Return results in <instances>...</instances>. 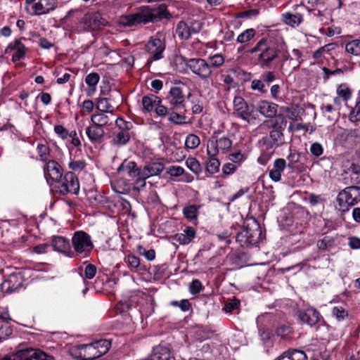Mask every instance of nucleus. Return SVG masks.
Here are the masks:
<instances>
[{"mask_svg":"<svg viewBox=\"0 0 360 360\" xmlns=\"http://www.w3.org/2000/svg\"><path fill=\"white\" fill-rule=\"evenodd\" d=\"M285 44L276 43L266 37L260 39L257 44L247 51L250 55H255L257 63L262 68H269L273 63L281 58L283 63L290 58V54L285 50Z\"/></svg>","mask_w":360,"mask_h":360,"instance_id":"obj_1","label":"nucleus"},{"mask_svg":"<svg viewBox=\"0 0 360 360\" xmlns=\"http://www.w3.org/2000/svg\"><path fill=\"white\" fill-rule=\"evenodd\" d=\"M171 14L165 4L156 6H144L138 8L135 12L120 17V23L124 27L154 23L163 19H169Z\"/></svg>","mask_w":360,"mask_h":360,"instance_id":"obj_2","label":"nucleus"},{"mask_svg":"<svg viewBox=\"0 0 360 360\" xmlns=\"http://www.w3.org/2000/svg\"><path fill=\"white\" fill-rule=\"evenodd\" d=\"M278 119L264 121V124L270 123L268 128L270 129L269 136H264L260 143L266 146L267 150L281 146L284 143L283 131L286 127L287 121L284 115L279 114Z\"/></svg>","mask_w":360,"mask_h":360,"instance_id":"obj_3","label":"nucleus"},{"mask_svg":"<svg viewBox=\"0 0 360 360\" xmlns=\"http://www.w3.org/2000/svg\"><path fill=\"white\" fill-rule=\"evenodd\" d=\"M263 239V233L259 223L255 219L245 221L243 229L238 233L236 240L242 247L256 245Z\"/></svg>","mask_w":360,"mask_h":360,"instance_id":"obj_4","label":"nucleus"},{"mask_svg":"<svg viewBox=\"0 0 360 360\" xmlns=\"http://www.w3.org/2000/svg\"><path fill=\"white\" fill-rule=\"evenodd\" d=\"M72 245L74 257L82 258L89 257L94 247L91 236L83 231H77L73 233Z\"/></svg>","mask_w":360,"mask_h":360,"instance_id":"obj_5","label":"nucleus"},{"mask_svg":"<svg viewBox=\"0 0 360 360\" xmlns=\"http://www.w3.org/2000/svg\"><path fill=\"white\" fill-rule=\"evenodd\" d=\"M176 60L180 63H184L193 73L201 79H205L212 75V71L210 69V65L208 64V62L202 58L187 59L186 57L180 56Z\"/></svg>","mask_w":360,"mask_h":360,"instance_id":"obj_6","label":"nucleus"},{"mask_svg":"<svg viewBox=\"0 0 360 360\" xmlns=\"http://www.w3.org/2000/svg\"><path fill=\"white\" fill-rule=\"evenodd\" d=\"M58 185V192L61 195H65L68 193L77 194L79 191V180L73 172H68L56 181Z\"/></svg>","mask_w":360,"mask_h":360,"instance_id":"obj_7","label":"nucleus"},{"mask_svg":"<svg viewBox=\"0 0 360 360\" xmlns=\"http://www.w3.org/2000/svg\"><path fill=\"white\" fill-rule=\"evenodd\" d=\"M0 360H54V358L39 349L27 348L18 351L12 356L6 355Z\"/></svg>","mask_w":360,"mask_h":360,"instance_id":"obj_8","label":"nucleus"},{"mask_svg":"<svg viewBox=\"0 0 360 360\" xmlns=\"http://www.w3.org/2000/svg\"><path fill=\"white\" fill-rule=\"evenodd\" d=\"M25 9L32 15H40L53 11L57 6V0H26Z\"/></svg>","mask_w":360,"mask_h":360,"instance_id":"obj_9","label":"nucleus"},{"mask_svg":"<svg viewBox=\"0 0 360 360\" xmlns=\"http://www.w3.org/2000/svg\"><path fill=\"white\" fill-rule=\"evenodd\" d=\"M255 106L248 105L241 96H235L233 99V114L250 123L251 120H255L254 115Z\"/></svg>","mask_w":360,"mask_h":360,"instance_id":"obj_10","label":"nucleus"},{"mask_svg":"<svg viewBox=\"0 0 360 360\" xmlns=\"http://www.w3.org/2000/svg\"><path fill=\"white\" fill-rule=\"evenodd\" d=\"M143 110L147 112H150L155 110L157 115L165 117L168 113L167 106L162 104V99L153 94L144 96L141 100Z\"/></svg>","mask_w":360,"mask_h":360,"instance_id":"obj_11","label":"nucleus"},{"mask_svg":"<svg viewBox=\"0 0 360 360\" xmlns=\"http://www.w3.org/2000/svg\"><path fill=\"white\" fill-rule=\"evenodd\" d=\"M165 99L169 109L180 110L186 108L185 96L179 86H172Z\"/></svg>","mask_w":360,"mask_h":360,"instance_id":"obj_12","label":"nucleus"},{"mask_svg":"<svg viewBox=\"0 0 360 360\" xmlns=\"http://www.w3.org/2000/svg\"><path fill=\"white\" fill-rule=\"evenodd\" d=\"M81 24L84 25V30L92 31L105 26L107 21L99 13H86L82 18Z\"/></svg>","mask_w":360,"mask_h":360,"instance_id":"obj_13","label":"nucleus"},{"mask_svg":"<svg viewBox=\"0 0 360 360\" xmlns=\"http://www.w3.org/2000/svg\"><path fill=\"white\" fill-rule=\"evenodd\" d=\"M165 49V44L160 39H150L146 44V51L152 55L151 59H148V63H150L152 60L161 59Z\"/></svg>","mask_w":360,"mask_h":360,"instance_id":"obj_14","label":"nucleus"},{"mask_svg":"<svg viewBox=\"0 0 360 360\" xmlns=\"http://www.w3.org/2000/svg\"><path fill=\"white\" fill-rule=\"evenodd\" d=\"M337 140L344 146H352L360 141V127L354 129H344L337 136Z\"/></svg>","mask_w":360,"mask_h":360,"instance_id":"obj_15","label":"nucleus"},{"mask_svg":"<svg viewBox=\"0 0 360 360\" xmlns=\"http://www.w3.org/2000/svg\"><path fill=\"white\" fill-rule=\"evenodd\" d=\"M297 315L301 322L310 326H315L322 319L320 313L313 307L307 308L305 310L299 309L297 311Z\"/></svg>","mask_w":360,"mask_h":360,"instance_id":"obj_16","label":"nucleus"},{"mask_svg":"<svg viewBox=\"0 0 360 360\" xmlns=\"http://www.w3.org/2000/svg\"><path fill=\"white\" fill-rule=\"evenodd\" d=\"M278 105L267 100H260L257 103V110L264 117H278Z\"/></svg>","mask_w":360,"mask_h":360,"instance_id":"obj_17","label":"nucleus"},{"mask_svg":"<svg viewBox=\"0 0 360 360\" xmlns=\"http://www.w3.org/2000/svg\"><path fill=\"white\" fill-rule=\"evenodd\" d=\"M52 246L54 250L63 253L70 257H74L70 241L63 236H53Z\"/></svg>","mask_w":360,"mask_h":360,"instance_id":"obj_18","label":"nucleus"},{"mask_svg":"<svg viewBox=\"0 0 360 360\" xmlns=\"http://www.w3.org/2000/svg\"><path fill=\"white\" fill-rule=\"evenodd\" d=\"M22 285V277L18 274H12L1 283V289L6 292H13Z\"/></svg>","mask_w":360,"mask_h":360,"instance_id":"obj_19","label":"nucleus"},{"mask_svg":"<svg viewBox=\"0 0 360 360\" xmlns=\"http://www.w3.org/2000/svg\"><path fill=\"white\" fill-rule=\"evenodd\" d=\"M44 175L56 182L63 176L62 167L56 161L49 160L44 166Z\"/></svg>","mask_w":360,"mask_h":360,"instance_id":"obj_20","label":"nucleus"},{"mask_svg":"<svg viewBox=\"0 0 360 360\" xmlns=\"http://www.w3.org/2000/svg\"><path fill=\"white\" fill-rule=\"evenodd\" d=\"M86 134L89 141L94 144L101 143L104 141L105 131L103 128L92 123L86 129Z\"/></svg>","mask_w":360,"mask_h":360,"instance_id":"obj_21","label":"nucleus"},{"mask_svg":"<svg viewBox=\"0 0 360 360\" xmlns=\"http://www.w3.org/2000/svg\"><path fill=\"white\" fill-rule=\"evenodd\" d=\"M10 50L15 51V53L12 56V60L13 62H16L25 57L27 48L20 40L16 39L8 44L6 49V53H8Z\"/></svg>","mask_w":360,"mask_h":360,"instance_id":"obj_22","label":"nucleus"},{"mask_svg":"<svg viewBox=\"0 0 360 360\" xmlns=\"http://www.w3.org/2000/svg\"><path fill=\"white\" fill-rule=\"evenodd\" d=\"M172 359L169 347L161 344L153 347V352L148 357L149 360H172Z\"/></svg>","mask_w":360,"mask_h":360,"instance_id":"obj_23","label":"nucleus"},{"mask_svg":"<svg viewBox=\"0 0 360 360\" xmlns=\"http://www.w3.org/2000/svg\"><path fill=\"white\" fill-rule=\"evenodd\" d=\"M286 160L283 158H277L274 160L273 167L269 169V178L278 182L281 180V174L286 168Z\"/></svg>","mask_w":360,"mask_h":360,"instance_id":"obj_24","label":"nucleus"},{"mask_svg":"<svg viewBox=\"0 0 360 360\" xmlns=\"http://www.w3.org/2000/svg\"><path fill=\"white\" fill-rule=\"evenodd\" d=\"M212 149L207 146V153H212V155H216L219 149L226 150L229 149L232 146V141L228 137H221L219 139H216L215 141L211 143Z\"/></svg>","mask_w":360,"mask_h":360,"instance_id":"obj_25","label":"nucleus"},{"mask_svg":"<svg viewBox=\"0 0 360 360\" xmlns=\"http://www.w3.org/2000/svg\"><path fill=\"white\" fill-rule=\"evenodd\" d=\"M118 172H126L131 178L137 177L142 172L134 161L124 160L117 168Z\"/></svg>","mask_w":360,"mask_h":360,"instance_id":"obj_26","label":"nucleus"},{"mask_svg":"<svg viewBox=\"0 0 360 360\" xmlns=\"http://www.w3.org/2000/svg\"><path fill=\"white\" fill-rule=\"evenodd\" d=\"M165 169V165L161 162H152L146 164L142 169L145 178L159 175Z\"/></svg>","mask_w":360,"mask_h":360,"instance_id":"obj_27","label":"nucleus"},{"mask_svg":"<svg viewBox=\"0 0 360 360\" xmlns=\"http://www.w3.org/2000/svg\"><path fill=\"white\" fill-rule=\"evenodd\" d=\"M342 194L347 198V202L350 205L354 206L360 202V187L350 186L342 190Z\"/></svg>","mask_w":360,"mask_h":360,"instance_id":"obj_28","label":"nucleus"},{"mask_svg":"<svg viewBox=\"0 0 360 360\" xmlns=\"http://www.w3.org/2000/svg\"><path fill=\"white\" fill-rule=\"evenodd\" d=\"M78 349L79 357L82 360H94L99 357L92 343L81 345L79 346Z\"/></svg>","mask_w":360,"mask_h":360,"instance_id":"obj_29","label":"nucleus"},{"mask_svg":"<svg viewBox=\"0 0 360 360\" xmlns=\"http://www.w3.org/2000/svg\"><path fill=\"white\" fill-rule=\"evenodd\" d=\"M195 231L193 227L187 226L183 233H176L174 236V239L181 245H188L195 237Z\"/></svg>","mask_w":360,"mask_h":360,"instance_id":"obj_30","label":"nucleus"},{"mask_svg":"<svg viewBox=\"0 0 360 360\" xmlns=\"http://www.w3.org/2000/svg\"><path fill=\"white\" fill-rule=\"evenodd\" d=\"M167 109L169 110L167 115H168V120L170 122L176 125H182L187 123L185 121V120L186 119V116L178 112L179 110L169 109V108H167Z\"/></svg>","mask_w":360,"mask_h":360,"instance_id":"obj_31","label":"nucleus"},{"mask_svg":"<svg viewBox=\"0 0 360 360\" xmlns=\"http://www.w3.org/2000/svg\"><path fill=\"white\" fill-rule=\"evenodd\" d=\"M131 139V135L128 131H120L117 132L112 140V143L117 146H122L127 144Z\"/></svg>","mask_w":360,"mask_h":360,"instance_id":"obj_32","label":"nucleus"},{"mask_svg":"<svg viewBox=\"0 0 360 360\" xmlns=\"http://www.w3.org/2000/svg\"><path fill=\"white\" fill-rule=\"evenodd\" d=\"M209 160L206 162V171L210 174L217 173L220 167L219 160L215 158V155H212V153H207Z\"/></svg>","mask_w":360,"mask_h":360,"instance_id":"obj_33","label":"nucleus"},{"mask_svg":"<svg viewBox=\"0 0 360 360\" xmlns=\"http://www.w3.org/2000/svg\"><path fill=\"white\" fill-rule=\"evenodd\" d=\"M176 34L181 39H188L191 37L188 23L184 21L179 22L176 27Z\"/></svg>","mask_w":360,"mask_h":360,"instance_id":"obj_34","label":"nucleus"},{"mask_svg":"<svg viewBox=\"0 0 360 360\" xmlns=\"http://www.w3.org/2000/svg\"><path fill=\"white\" fill-rule=\"evenodd\" d=\"M336 200L338 203V211L341 212L340 216L342 217L343 214L347 212L350 207H352V205H350L349 202H347V198H346L345 195L342 194V191H340Z\"/></svg>","mask_w":360,"mask_h":360,"instance_id":"obj_35","label":"nucleus"},{"mask_svg":"<svg viewBox=\"0 0 360 360\" xmlns=\"http://www.w3.org/2000/svg\"><path fill=\"white\" fill-rule=\"evenodd\" d=\"M125 261L127 263L128 266L131 269H135L137 271H146V268L145 265H142L140 262V259L134 255H129L126 258Z\"/></svg>","mask_w":360,"mask_h":360,"instance_id":"obj_36","label":"nucleus"},{"mask_svg":"<svg viewBox=\"0 0 360 360\" xmlns=\"http://www.w3.org/2000/svg\"><path fill=\"white\" fill-rule=\"evenodd\" d=\"M92 344L95 347V349L99 357L106 354L111 345L110 342L106 340H101Z\"/></svg>","mask_w":360,"mask_h":360,"instance_id":"obj_37","label":"nucleus"},{"mask_svg":"<svg viewBox=\"0 0 360 360\" xmlns=\"http://www.w3.org/2000/svg\"><path fill=\"white\" fill-rule=\"evenodd\" d=\"M105 113V112H101V113L93 115L91 117L92 123L102 128L104 126L110 124V123H109L110 119Z\"/></svg>","mask_w":360,"mask_h":360,"instance_id":"obj_38","label":"nucleus"},{"mask_svg":"<svg viewBox=\"0 0 360 360\" xmlns=\"http://www.w3.org/2000/svg\"><path fill=\"white\" fill-rule=\"evenodd\" d=\"M256 33V30L253 28L247 29L238 36L236 41L240 44L248 43L254 38Z\"/></svg>","mask_w":360,"mask_h":360,"instance_id":"obj_39","label":"nucleus"},{"mask_svg":"<svg viewBox=\"0 0 360 360\" xmlns=\"http://www.w3.org/2000/svg\"><path fill=\"white\" fill-rule=\"evenodd\" d=\"M283 17L284 22L292 27L300 25L302 22V15L300 13L292 14L286 13L283 15Z\"/></svg>","mask_w":360,"mask_h":360,"instance_id":"obj_40","label":"nucleus"},{"mask_svg":"<svg viewBox=\"0 0 360 360\" xmlns=\"http://www.w3.org/2000/svg\"><path fill=\"white\" fill-rule=\"evenodd\" d=\"M186 165L188 168L197 176H199L202 172L201 165L195 158H188L186 160Z\"/></svg>","mask_w":360,"mask_h":360,"instance_id":"obj_41","label":"nucleus"},{"mask_svg":"<svg viewBox=\"0 0 360 360\" xmlns=\"http://www.w3.org/2000/svg\"><path fill=\"white\" fill-rule=\"evenodd\" d=\"M100 79V76L97 72H91L86 76L85 82L89 86V87L94 91L96 90V86L98 83Z\"/></svg>","mask_w":360,"mask_h":360,"instance_id":"obj_42","label":"nucleus"},{"mask_svg":"<svg viewBox=\"0 0 360 360\" xmlns=\"http://www.w3.org/2000/svg\"><path fill=\"white\" fill-rule=\"evenodd\" d=\"M346 51L354 56L360 55V40L356 39L348 42L345 46Z\"/></svg>","mask_w":360,"mask_h":360,"instance_id":"obj_43","label":"nucleus"},{"mask_svg":"<svg viewBox=\"0 0 360 360\" xmlns=\"http://www.w3.org/2000/svg\"><path fill=\"white\" fill-rule=\"evenodd\" d=\"M97 109L101 112L113 115V110H110L112 105L108 103V98H101L97 102Z\"/></svg>","mask_w":360,"mask_h":360,"instance_id":"obj_44","label":"nucleus"},{"mask_svg":"<svg viewBox=\"0 0 360 360\" xmlns=\"http://www.w3.org/2000/svg\"><path fill=\"white\" fill-rule=\"evenodd\" d=\"M200 143V138L193 134H191L187 136L185 141V146L186 148L190 149H195Z\"/></svg>","mask_w":360,"mask_h":360,"instance_id":"obj_45","label":"nucleus"},{"mask_svg":"<svg viewBox=\"0 0 360 360\" xmlns=\"http://www.w3.org/2000/svg\"><path fill=\"white\" fill-rule=\"evenodd\" d=\"M183 213L188 219H195L198 217V207L195 205L186 206L184 208Z\"/></svg>","mask_w":360,"mask_h":360,"instance_id":"obj_46","label":"nucleus"},{"mask_svg":"<svg viewBox=\"0 0 360 360\" xmlns=\"http://www.w3.org/2000/svg\"><path fill=\"white\" fill-rule=\"evenodd\" d=\"M332 314L338 321H342L348 316L347 311L342 307H334L332 309Z\"/></svg>","mask_w":360,"mask_h":360,"instance_id":"obj_47","label":"nucleus"},{"mask_svg":"<svg viewBox=\"0 0 360 360\" xmlns=\"http://www.w3.org/2000/svg\"><path fill=\"white\" fill-rule=\"evenodd\" d=\"M115 126L120 131H125L129 132L133 128V124L131 122H127L124 120L122 117H120L115 120Z\"/></svg>","mask_w":360,"mask_h":360,"instance_id":"obj_48","label":"nucleus"},{"mask_svg":"<svg viewBox=\"0 0 360 360\" xmlns=\"http://www.w3.org/2000/svg\"><path fill=\"white\" fill-rule=\"evenodd\" d=\"M13 329L7 323H2L0 321V342L6 340L8 337L11 335Z\"/></svg>","mask_w":360,"mask_h":360,"instance_id":"obj_49","label":"nucleus"},{"mask_svg":"<svg viewBox=\"0 0 360 360\" xmlns=\"http://www.w3.org/2000/svg\"><path fill=\"white\" fill-rule=\"evenodd\" d=\"M334 239L330 236H325L317 241L316 245L319 250H326L333 245Z\"/></svg>","mask_w":360,"mask_h":360,"instance_id":"obj_50","label":"nucleus"},{"mask_svg":"<svg viewBox=\"0 0 360 360\" xmlns=\"http://www.w3.org/2000/svg\"><path fill=\"white\" fill-rule=\"evenodd\" d=\"M209 63L208 64L210 65V69L212 68H219L224 63V58L221 54H215L212 56H210L208 58Z\"/></svg>","mask_w":360,"mask_h":360,"instance_id":"obj_51","label":"nucleus"},{"mask_svg":"<svg viewBox=\"0 0 360 360\" xmlns=\"http://www.w3.org/2000/svg\"><path fill=\"white\" fill-rule=\"evenodd\" d=\"M285 352H289L288 356L291 360H307L306 354L302 350L289 349Z\"/></svg>","mask_w":360,"mask_h":360,"instance_id":"obj_52","label":"nucleus"},{"mask_svg":"<svg viewBox=\"0 0 360 360\" xmlns=\"http://www.w3.org/2000/svg\"><path fill=\"white\" fill-rule=\"evenodd\" d=\"M337 94L343 98L345 101H347L352 95L351 90L346 86V84H340L337 89Z\"/></svg>","mask_w":360,"mask_h":360,"instance_id":"obj_53","label":"nucleus"},{"mask_svg":"<svg viewBox=\"0 0 360 360\" xmlns=\"http://www.w3.org/2000/svg\"><path fill=\"white\" fill-rule=\"evenodd\" d=\"M251 89L255 91H258L261 94H266L268 91L266 85L264 84L260 79H255L251 82Z\"/></svg>","mask_w":360,"mask_h":360,"instance_id":"obj_54","label":"nucleus"},{"mask_svg":"<svg viewBox=\"0 0 360 360\" xmlns=\"http://www.w3.org/2000/svg\"><path fill=\"white\" fill-rule=\"evenodd\" d=\"M170 304L173 307H178L183 311H188L191 308V304L187 299L181 300L180 302L173 300L170 302Z\"/></svg>","mask_w":360,"mask_h":360,"instance_id":"obj_55","label":"nucleus"},{"mask_svg":"<svg viewBox=\"0 0 360 360\" xmlns=\"http://www.w3.org/2000/svg\"><path fill=\"white\" fill-rule=\"evenodd\" d=\"M261 81L266 85V88L276 79V75L272 71L264 72L260 77Z\"/></svg>","mask_w":360,"mask_h":360,"instance_id":"obj_56","label":"nucleus"},{"mask_svg":"<svg viewBox=\"0 0 360 360\" xmlns=\"http://www.w3.org/2000/svg\"><path fill=\"white\" fill-rule=\"evenodd\" d=\"M37 151L41 160L46 161L50 153V149L48 146L42 143L37 145Z\"/></svg>","mask_w":360,"mask_h":360,"instance_id":"obj_57","label":"nucleus"},{"mask_svg":"<svg viewBox=\"0 0 360 360\" xmlns=\"http://www.w3.org/2000/svg\"><path fill=\"white\" fill-rule=\"evenodd\" d=\"M202 288V283L198 279L193 280L189 285V292L193 295L198 294Z\"/></svg>","mask_w":360,"mask_h":360,"instance_id":"obj_58","label":"nucleus"},{"mask_svg":"<svg viewBox=\"0 0 360 360\" xmlns=\"http://www.w3.org/2000/svg\"><path fill=\"white\" fill-rule=\"evenodd\" d=\"M167 269L166 264L154 266L153 273L156 279H161L165 276V271Z\"/></svg>","mask_w":360,"mask_h":360,"instance_id":"obj_59","label":"nucleus"},{"mask_svg":"<svg viewBox=\"0 0 360 360\" xmlns=\"http://www.w3.org/2000/svg\"><path fill=\"white\" fill-rule=\"evenodd\" d=\"M240 302L239 300H238L237 298H233L229 302L225 303L224 306V310L226 312L231 313L233 310L238 309L240 306Z\"/></svg>","mask_w":360,"mask_h":360,"instance_id":"obj_60","label":"nucleus"},{"mask_svg":"<svg viewBox=\"0 0 360 360\" xmlns=\"http://www.w3.org/2000/svg\"><path fill=\"white\" fill-rule=\"evenodd\" d=\"M138 251L141 255H143L148 261H152L155 258V251L153 249L146 250L143 246H138Z\"/></svg>","mask_w":360,"mask_h":360,"instance_id":"obj_61","label":"nucleus"},{"mask_svg":"<svg viewBox=\"0 0 360 360\" xmlns=\"http://www.w3.org/2000/svg\"><path fill=\"white\" fill-rule=\"evenodd\" d=\"M349 119L352 122L360 120V100L356 103L349 113Z\"/></svg>","mask_w":360,"mask_h":360,"instance_id":"obj_62","label":"nucleus"},{"mask_svg":"<svg viewBox=\"0 0 360 360\" xmlns=\"http://www.w3.org/2000/svg\"><path fill=\"white\" fill-rule=\"evenodd\" d=\"M309 150L311 154L316 158L320 157L323 153V148L318 142L313 143L310 146Z\"/></svg>","mask_w":360,"mask_h":360,"instance_id":"obj_63","label":"nucleus"},{"mask_svg":"<svg viewBox=\"0 0 360 360\" xmlns=\"http://www.w3.org/2000/svg\"><path fill=\"white\" fill-rule=\"evenodd\" d=\"M131 307L132 304L130 300L124 302L121 301L117 304L116 309L120 314H125L131 309Z\"/></svg>","mask_w":360,"mask_h":360,"instance_id":"obj_64","label":"nucleus"}]
</instances>
